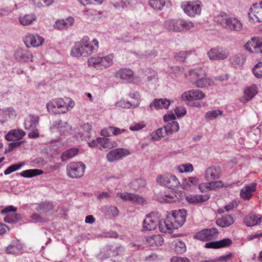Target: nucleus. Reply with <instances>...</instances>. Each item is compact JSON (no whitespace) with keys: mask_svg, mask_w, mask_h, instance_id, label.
Returning <instances> with one entry per match:
<instances>
[{"mask_svg":"<svg viewBox=\"0 0 262 262\" xmlns=\"http://www.w3.org/2000/svg\"><path fill=\"white\" fill-rule=\"evenodd\" d=\"M99 42L94 38L90 41L88 36H84L80 41L75 43L71 51V55L74 57H87L97 52Z\"/></svg>","mask_w":262,"mask_h":262,"instance_id":"nucleus-1","label":"nucleus"},{"mask_svg":"<svg viewBox=\"0 0 262 262\" xmlns=\"http://www.w3.org/2000/svg\"><path fill=\"white\" fill-rule=\"evenodd\" d=\"M114 57L113 54L104 56L91 57L88 59V65L89 67H93L97 70H103L113 65Z\"/></svg>","mask_w":262,"mask_h":262,"instance_id":"nucleus-2","label":"nucleus"},{"mask_svg":"<svg viewBox=\"0 0 262 262\" xmlns=\"http://www.w3.org/2000/svg\"><path fill=\"white\" fill-rule=\"evenodd\" d=\"M86 166L82 162H72L66 167L67 175L73 179H78L83 176Z\"/></svg>","mask_w":262,"mask_h":262,"instance_id":"nucleus-3","label":"nucleus"},{"mask_svg":"<svg viewBox=\"0 0 262 262\" xmlns=\"http://www.w3.org/2000/svg\"><path fill=\"white\" fill-rule=\"evenodd\" d=\"M185 193L181 190H175L168 194L159 193L156 195V199L161 203H172L183 200Z\"/></svg>","mask_w":262,"mask_h":262,"instance_id":"nucleus-4","label":"nucleus"},{"mask_svg":"<svg viewBox=\"0 0 262 262\" xmlns=\"http://www.w3.org/2000/svg\"><path fill=\"white\" fill-rule=\"evenodd\" d=\"M156 181L161 185L166 186L170 189L176 188L180 184V182L177 177L170 173L158 176Z\"/></svg>","mask_w":262,"mask_h":262,"instance_id":"nucleus-5","label":"nucleus"},{"mask_svg":"<svg viewBox=\"0 0 262 262\" xmlns=\"http://www.w3.org/2000/svg\"><path fill=\"white\" fill-rule=\"evenodd\" d=\"M202 4L201 1L188 2L182 4L181 7L184 12L190 17L200 15L201 13Z\"/></svg>","mask_w":262,"mask_h":262,"instance_id":"nucleus-6","label":"nucleus"},{"mask_svg":"<svg viewBox=\"0 0 262 262\" xmlns=\"http://www.w3.org/2000/svg\"><path fill=\"white\" fill-rule=\"evenodd\" d=\"M219 234L218 230L216 228H206L198 232L194 235V238L201 241L206 242L217 238Z\"/></svg>","mask_w":262,"mask_h":262,"instance_id":"nucleus-7","label":"nucleus"},{"mask_svg":"<svg viewBox=\"0 0 262 262\" xmlns=\"http://www.w3.org/2000/svg\"><path fill=\"white\" fill-rule=\"evenodd\" d=\"M159 217L158 213H151L147 215L143 223L144 230L150 231L155 229L160 223Z\"/></svg>","mask_w":262,"mask_h":262,"instance_id":"nucleus-8","label":"nucleus"},{"mask_svg":"<svg viewBox=\"0 0 262 262\" xmlns=\"http://www.w3.org/2000/svg\"><path fill=\"white\" fill-rule=\"evenodd\" d=\"M175 229H178L185 222L186 218V210L185 209H179L173 212L171 215L169 216Z\"/></svg>","mask_w":262,"mask_h":262,"instance_id":"nucleus-9","label":"nucleus"},{"mask_svg":"<svg viewBox=\"0 0 262 262\" xmlns=\"http://www.w3.org/2000/svg\"><path fill=\"white\" fill-rule=\"evenodd\" d=\"M224 28L228 31L238 32L243 29L241 21L235 17H229L225 20Z\"/></svg>","mask_w":262,"mask_h":262,"instance_id":"nucleus-10","label":"nucleus"},{"mask_svg":"<svg viewBox=\"0 0 262 262\" xmlns=\"http://www.w3.org/2000/svg\"><path fill=\"white\" fill-rule=\"evenodd\" d=\"M117 195L120 197L123 201H130L133 203L141 205L146 203V201L143 196L132 193L119 192L117 194Z\"/></svg>","mask_w":262,"mask_h":262,"instance_id":"nucleus-11","label":"nucleus"},{"mask_svg":"<svg viewBox=\"0 0 262 262\" xmlns=\"http://www.w3.org/2000/svg\"><path fill=\"white\" fill-rule=\"evenodd\" d=\"M129 151L123 148H116L111 150L106 155V159L108 161L113 162L119 160L122 158L129 155Z\"/></svg>","mask_w":262,"mask_h":262,"instance_id":"nucleus-12","label":"nucleus"},{"mask_svg":"<svg viewBox=\"0 0 262 262\" xmlns=\"http://www.w3.org/2000/svg\"><path fill=\"white\" fill-rule=\"evenodd\" d=\"M171 102H173V101L168 99L155 98L152 102L150 103L148 110L149 111H152L154 110H159L164 108L167 109Z\"/></svg>","mask_w":262,"mask_h":262,"instance_id":"nucleus-13","label":"nucleus"},{"mask_svg":"<svg viewBox=\"0 0 262 262\" xmlns=\"http://www.w3.org/2000/svg\"><path fill=\"white\" fill-rule=\"evenodd\" d=\"M43 41L44 39L36 34H28L24 39V42L28 48L39 47Z\"/></svg>","mask_w":262,"mask_h":262,"instance_id":"nucleus-14","label":"nucleus"},{"mask_svg":"<svg viewBox=\"0 0 262 262\" xmlns=\"http://www.w3.org/2000/svg\"><path fill=\"white\" fill-rule=\"evenodd\" d=\"M205 94L199 90H192L183 93L181 98L183 100H200L205 97Z\"/></svg>","mask_w":262,"mask_h":262,"instance_id":"nucleus-15","label":"nucleus"},{"mask_svg":"<svg viewBox=\"0 0 262 262\" xmlns=\"http://www.w3.org/2000/svg\"><path fill=\"white\" fill-rule=\"evenodd\" d=\"M116 78L125 80L129 83L135 82V76L133 71L130 69H121L116 72Z\"/></svg>","mask_w":262,"mask_h":262,"instance_id":"nucleus-16","label":"nucleus"},{"mask_svg":"<svg viewBox=\"0 0 262 262\" xmlns=\"http://www.w3.org/2000/svg\"><path fill=\"white\" fill-rule=\"evenodd\" d=\"M207 55L210 60H218L227 58L228 53L222 49L212 48L207 52Z\"/></svg>","mask_w":262,"mask_h":262,"instance_id":"nucleus-17","label":"nucleus"},{"mask_svg":"<svg viewBox=\"0 0 262 262\" xmlns=\"http://www.w3.org/2000/svg\"><path fill=\"white\" fill-rule=\"evenodd\" d=\"M256 190V184L255 183L245 185L240 191V197L244 200L249 201Z\"/></svg>","mask_w":262,"mask_h":262,"instance_id":"nucleus-18","label":"nucleus"},{"mask_svg":"<svg viewBox=\"0 0 262 262\" xmlns=\"http://www.w3.org/2000/svg\"><path fill=\"white\" fill-rule=\"evenodd\" d=\"M207 74L205 71L202 68L196 67L190 69L188 72L187 76L190 81L193 84L202 76H207Z\"/></svg>","mask_w":262,"mask_h":262,"instance_id":"nucleus-19","label":"nucleus"},{"mask_svg":"<svg viewBox=\"0 0 262 262\" xmlns=\"http://www.w3.org/2000/svg\"><path fill=\"white\" fill-rule=\"evenodd\" d=\"M210 198L208 193L204 194H189L185 197L186 201L190 204H197L206 202Z\"/></svg>","mask_w":262,"mask_h":262,"instance_id":"nucleus-20","label":"nucleus"},{"mask_svg":"<svg viewBox=\"0 0 262 262\" xmlns=\"http://www.w3.org/2000/svg\"><path fill=\"white\" fill-rule=\"evenodd\" d=\"M221 174L220 167L212 166L207 168L205 172V178L207 181H212L219 179Z\"/></svg>","mask_w":262,"mask_h":262,"instance_id":"nucleus-21","label":"nucleus"},{"mask_svg":"<svg viewBox=\"0 0 262 262\" xmlns=\"http://www.w3.org/2000/svg\"><path fill=\"white\" fill-rule=\"evenodd\" d=\"M232 244L230 238H226L218 241L208 242L205 244L207 248L219 249L229 247Z\"/></svg>","mask_w":262,"mask_h":262,"instance_id":"nucleus-22","label":"nucleus"},{"mask_svg":"<svg viewBox=\"0 0 262 262\" xmlns=\"http://www.w3.org/2000/svg\"><path fill=\"white\" fill-rule=\"evenodd\" d=\"M16 58L20 62L33 61L32 53L26 49H18L15 53Z\"/></svg>","mask_w":262,"mask_h":262,"instance_id":"nucleus-23","label":"nucleus"},{"mask_svg":"<svg viewBox=\"0 0 262 262\" xmlns=\"http://www.w3.org/2000/svg\"><path fill=\"white\" fill-rule=\"evenodd\" d=\"M262 222V215L250 213L244 219V223L248 227H252L259 224Z\"/></svg>","mask_w":262,"mask_h":262,"instance_id":"nucleus-24","label":"nucleus"},{"mask_svg":"<svg viewBox=\"0 0 262 262\" xmlns=\"http://www.w3.org/2000/svg\"><path fill=\"white\" fill-rule=\"evenodd\" d=\"M262 6L259 5L255 3L252 5V6L250 8V12L249 13V17L254 19V17L257 19V21H262Z\"/></svg>","mask_w":262,"mask_h":262,"instance_id":"nucleus-25","label":"nucleus"},{"mask_svg":"<svg viewBox=\"0 0 262 262\" xmlns=\"http://www.w3.org/2000/svg\"><path fill=\"white\" fill-rule=\"evenodd\" d=\"M53 130L57 129L61 135H64L71 130V126L66 122H62L61 120H57L54 122L51 127Z\"/></svg>","mask_w":262,"mask_h":262,"instance_id":"nucleus-26","label":"nucleus"},{"mask_svg":"<svg viewBox=\"0 0 262 262\" xmlns=\"http://www.w3.org/2000/svg\"><path fill=\"white\" fill-rule=\"evenodd\" d=\"M257 93L256 85L253 84L245 90L244 92V97L240 99V101L244 103H246L251 100Z\"/></svg>","mask_w":262,"mask_h":262,"instance_id":"nucleus-27","label":"nucleus"},{"mask_svg":"<svg viewBox=\"0 0 262 262\" xmlns=\"http://www.w3.org/2000/svg\"><path fill=\"white\" fill-rule=\"evenodd\" d=\"M259 38L258 37H253L248 41L245 45V47L247 50L251 53H259Z\"/></svg>","mask_w":262,"mask_h":262,"instance_id":"nucleus-28","label":"nucleus"},{"mask_svg":"<svg viewBox=\"0 0 262 262\" xmlns=\"http://www.w3.org/2000/svg\"><path fill=\"white\" fill-rule=\"evenodd\" d=\"M159 229L161 232L170 233L172 232L175 227L171 222L170 219L168 216L163 222L160 221Z\"/></svg>","mask_w":262,"mask_h":262,"instance_id":"nucleus-29","label":"nucleus"},{"mask_svg":"<svg viewBox=\"0 0 262 262\" xmlns=\"http://www.w3.org/2000/svg\"><path fill=\"white\" fill-rule=\"evenodd\" d=\"M26 135L24 131L20 129H13L10 130L5 136V139L9 141L21 139Z\"/></svg>","mask_w":262,"mask_h":262,"instance_id":"nucleus-30","label":"nucleus"},{"mask_svg":"<svg viewBox=\"0 0 262 262\" xmlns=\"http://www.w3.org/2000/svg\"><path fill=\"white\" fill-rule=\"evenodd\" d=\"M214 82L212 79L207 76H202L193 84L198 88H205L213 85Z\"/></svg>","mask_w":262,"mask_h":262,"instance_id":"nucleus-31","label":"nucleus"},{"mask_svg":"<svg viewBox=\"0 0 262 262\" xmlns=\"http://www.w3.org/2000/svg\"><path fill=\"white\" fill-rule=\"evenodd\" d=\"M39 118L38 116L30 115L24 123L25 128L27 130H34L36 128L38 123Z\"/></svg>","mask_w":262,"mask_h":262,"instance_id":"nucleus-32","label":"nucleus"},{"mask_svg":"<svg viewBox=\"0 0 262 262\" xmlns=\"http://www.w3.org/2000/svg\"><path fill=\"white\" fill-rule=\"evenodd\" d=\"M166 27L169 30L181 32L182 24L181 19H171L165 22Z\"/></svg>","mask_w":262,"mask_h":262,"instance_id":"nucleus-33","label":"nucleus"},{"mask_svg":"<svg viewBox=\"0 0 262 262\" xmlns=\"http://www.w3.org/2000/svg\"><path fill=\"white\" fill-rule=\"evenodd\" d=\"M146 242L149 246H161L164 243V239L160 235H154L148 236L146 239Z\"/></svg>","mask_w":262,"mask_h":262,"instance_id":"nucleus-34","label":"nucleus"},{"mask_svg":"<svg viewBox=\"0 0 262 262\" xmlns=\"http://www.w3.org/2000/svg\"><path fill=\"white\" fill-rule=\"evenodd\" d=\"M233 223V218L230 215L224 216L222 218L217 219L216 220V225L223 228L229 227Z\"/></svg>","mask_w":262,"mask_h":262,"instance_id":"nucleus-35","label":"nucleus"},{"mask_svg":"<svg viewBox=\"0 0 262 262\" xmlns=\"http://www.w3.org/2000/svg\"><path fill=\"white\" fill-rule=\"evenodd\" d=\"M74 23L72 17H69L66 20L59 19L55 22L54 27L59 30L64 29L72 26Z\"/></svg>","mask_w":262,"mask_h":262,"instance_id":"nucleus-36","label":"nucleus"},{"mask_svg":"<svg viewBox=\"0 0 262 262\" xmlns=\"http://www.w3.org/2000/svg\"><path fill=\"white\" fill-rule=\"evenodd\" d=\"M179 128V123L177 121H172L164 126V133L166 135H169L178 132Z\"/></svg>","mask_w":262,"mask_h":262,"instance_id":"nucleus-37","label":"nucleus"},{"mask_svg":"<svg viewBox=\"0 0 262 262\" xmlns=\"http://www.w3.org/2000/svg\"><path fill=\"white\" fill-rule=\"evenodd\" d=\"M223 186V182L221 181H213L207 183H202L199 185V189L200 190L203 192L206 191L207 190L210 189V187H220Z\"/></svg>","mask_w":262,"mask_h":262,"instance_id":"nucleus-38","label":"nucleus"},{"mask_svg":"<svg viewBox=\"0 0 262 262\" xmlns=\"http://www.w3.org/2000/svg\"><path fill=\"white\" fill-rule=\"evenodd\" d=\"M199 183V179L196 177H190L184 179L182 183L183 188L188 189L196 186Z\"/></svg>","mask_w":262,"mask_h":262,"instance_id":"nucleus-39","label":"nucleus"},{"mask_svg":"<svg viewBox=\"0 0 262 262\" xmlns=\"http://www.w3.org/2000/svg\"><path fill=\"white\" fill-rule=\"evenodd\" d=\"M36 16L34 14H28L19 16L18 20L21 25L28 26L32 24V23L36 20Z\"/></svg>","mask_w":262,"mask_h":262,"instance_id":"nucleus-40","label":"nucleus"},{"mask_svg":"<svg viewBox=\"0 0 262 262\" xmlns=\"http://www.w3.org/2000/svg\"><path fill=\"white\" fill-rule=\"evenodd\" d=\"M78 152L79 149L77 148H72L68 149L61 155V160L62 161H66L76 156Z\"/></svg>","mask_w":262,"mask_h":262,"instance_id":"nucleus-41","label":"nucleus"},{"mask_svg":"<svg viewBox=\"0 0 262 262\" xmlns=\"http://www.w3.org/2000/svg\"><path fill=\"white\" fill-rule=\"evenodd\" d=\"M101 211L106 215L115 216L118 214V209L114 206H104L101 209Z\"/></svg>","mask_w":262,"mask_h":262,"instance_id":"nucleus-42","label":"nucleus"},{"mask_svg":"<svg viewBox=\"0 0 262 262\" xmlns=\"http://www.w3.org/2000/svg\"><path fill=\"white\" fill-rule=\"evenodd\" d=\"M43 173L42 170L38 169H31L24 170L20 173V175L25 178H32L40 175Z\"/></svg>","mask_w":262,"mask_h":262,"instance_id":"nucleus-43","label":"nucleus"},{"mask_svg":"<svg viewBox=\"0 0 262 262\" xmlns=\"http://www.w3.org/2000/svg\"><path fill=\"white\" fill-rule=\"evenodd\" d=\"M174 251L178 254H182L186 250L185 244L180 239H176L173 242Z\"/></svg>","mask_w":262,"mask_h":262,"instance_id":"nucleus-44","label":"nucleus"},{"mask_svg":"<svg viewBox=\"0 0 262 262\" xmlns=\"http://www.w3.org/2000/svg\"><path fill=\"white\" fill-rule=\"evenodd\" d=\"M53 209V204L49 202H43L39 204L36 208L37 211H42L43 212H48Z\"/></svg>","mask_w":262,"mask_h":262,"instance_id":"nucleus-45","label":"nucleus"},{"mask_svg":"<svg viewBox=\"0 0 262 262\" xmlns=\"http://www.w3.org/2000/svg\"><path fill=\"white\" fill-rule=\"evenodd\" d=\"M116 106L124 108H135L139 106V102L132 103L129 101L124 100H121L117 102L116 104Z\"/></svg>","mask_w":262,"mask_h":262,"instance_id":"nucleus-46","label":"nucleus"},{"mask_svg":"<svg viewBox=\"0 0 262 262\" xmlns=\"http://www.w3.org/2000/svg\"><path fill=\"white\" fill-rule=\"evenodd\" d=\"M168 0H149V5L155 10H161Z\"/></svg>","mask_w":262,"mask_h":262,"instance_id":"nucleus-47","label":"nucleus"},{"mask_svg":"<svg viewBox=\"0 0 262 262\" xmlns=\"http://www.w3.org/2000/svg\"><path fill=\"white\" fill-rule=\"evenodd\" d=\"M245 61L244 55L241 54L236 55L233 56L231 59V64L235 67L242 66Z\"/></svg>","mask_w":262,"mask_h":262,"instance_id":"nucleus-48","label":"nucleus"},{"mask_svg":"<svg viewBox=\"0 0 262 262\" xmlns=\"http://www.w3.org/2000/svg\"><path fill=\"white\" fill-rule=\"evenodd\" d=\"M48 111L55 114H59V109L57 108V104L56 99H53L46 104Z\"/></svg>","mask_w":262,"mask_h":262,"instance_id":"nucleus-49","label":"nucleus"},{"mask_svg":"<svg viewBox=\"0 0 262 262\" xmlns=\"http://www.w3.org/2000/svg\"><path fill=\"white\" fill-rule=\"evenodd\" d=\"M146 183L145 180L143 179H137L134 180L130 183V187L134 190L145 186Z\"/></svg>","mask_w":262,"mask_h":262,"instance_id":"nucleus-50","label":"nucleus"},{"mask_svg":"<svg viewBox=\"0 0 262 262\" xmlns=\"http://www.w3.org/2000/svg\"><path fill=\"white\" fill-rule=\"evenodd\" d=\"M57 108L59 109V113H65L68 112V107L66 105V102L62 98L57 99Z\"/></svg>","mask_w":262,"mask_h":262,"instance_id":"nucleus-51","label":"nucleus"},{"mask_svg":"<svg viewBox=\"0 0 262 262\" xmlns=\"http://www.w3.org/2000/svg\"><path fill=\"white\" fill-rule=\"evenodd\" d=\"M223 114V111L219 110H212L207 112L205 114V118L208 120H213L219 116Z\"/></svg>","mask_w":262,"mask_h":262,"instance_id":"nucleus-52","label":"nucleus"},{"mask_svg":"<svg viewBox=\"0 0 262 262\" xmlns=\"http://www.w3.org/2000/svg\"><path fill=\"white\" fill-rule=\"evenodd\" d=\"M99 145L102 147L106 148H111L113 147L112 144L109 139L104 137L97 138Z\"/></svg>","mask_w":262,"mask_h":262,"instance_id":"nucleus-53","label":"nucleus"},{"mask_svg":"<svg viewBox=\"0 0 262 262\" xmlns=\"http://www.w3.org/2000/svg\"><path fill=\"white\" fill-rule=\"evenodd\" d=\"M253 73L257 78H262V61H259L253 68Z\"/></svg>","mask_w":262,"mask_h":262,"instance_id":"nucleus-54","label":"nucleus"},{"mask_svg":"<svg viewBox=\"0 0 262 262\" xmlns=\"http://www.w3.org/2000/svg\"><path fill=\"white\" fill-rule=\"evenodd\" d=\"M191 53V51H181L175 55V58L177 60L183 62L186 58L190 55Z\"/></svg>","mask_w":262,"mask_h":262,"instance_id":"nucleus-55","label":"nucleus"},{"mask_svg":"<svg viewBox=\"0 0 262 262\" xmlns=\"http://www.w3.org/2000/svg\"><path fill=\"white\" fill-rule=\"evenodd\" d=\"M178 169L181 173L192 172L193 170V166L190 163L181 165Z\"/></svg>","mask_w":262,"mask_h":262,"instance_id":"nucleus-56","label":"nucleus"},{"mask_svg":"<svg viewBox=\"0 0 262 262\" xmlns=\"http://www.w3.org/2000/svg\"><path fill=\"white\" fill-rule=\"evenodd\" d=\"M182 28L181 31L189 30L194 27V24L192 21L181 19Z\"/></svg>","mask_w":262,"mask_h":262,"instance_id":"nucleus-57","label":"nucleus"},{"mask_svg":"<svg viewBox=\"0 0 262 262\" xmlns=\"http://www.w3.org/2000/svg\"><path fill=\"white\" fill-rule=\"evenodd\" d=\"M157 55L158 53L157 51L155 50H150L146 51L145 53L142 55V56L147 60H150L155 58Z\"/></svg>","mask_w":262,"mask_h":262,"instance_id":"nucleus-58","label":"nucleus"},{"mask_svg":"<svg viewBox=\"0 0 262 262\" xmlns=\"http://www.w3.org/2000/svg\"><path fill=\"white\" fill-rule=\"evenodd\" d=\"M165 136L167 135L164 133V127H161L157 129L155 134L152 136V139L155 141H158Z\"/></svg>","mask_w":262,"mask_h":262,"instance_id":"nucleus-59","label":"nucleus"},{"mask_svg":"<svg viewBox=\"0 0 262 262\" xmlns=\"http://www.w3.org/2000/svg\"><path fill=\"white\" fill-rule=\"evenodd\" d=\"M23 165V164L20 163L19 164H13L8 167L6 169L4 170V174L8 175L17 170L20 169Z\"/></svg>","mask_w":262,"mask_h":262,"instance_id":"nucleus-60","label":"nucleus"},{"mask_svg":"<svg viewBox=\"0 0 262 262\" xmlns=\"http://www.w3.org/2000/svg\"><path fill=\"white\" fill-rule=\"evenodd\" d=\"M174 113L178 118H180L186 114V110L184 106H178L174 109Z\"/></svg>","mask_w":262,"mask_h":262,"instance_id":"nucleus-61","label":"nucleus"},{"mask_svg":"<svg viewBox=\"0 0 262 262\" xmlns=\"http://www.w3.org/2000/svg\"><path fill=\"white\" fill-rule=\"evenodd\" d=\"M233 256V254L230 253L228 254L221 256L219 257L214 258L215 262H224L230 260Z\"/></svg>","mask_w":262,"mask_h":262,"instance_id":"nucleus-62","label":"nucleus"},{"mask_svg":"<svg viewBox=\"0 0 262 262\" xmlns=\"http://www.w3.org/2000/svg\"><path fill=\"white\" fill-rule=\"evenodd\" d=\"M145 124L143 122L134 123L130 127L129 129L133 131H137L144 128Z\"/></svg>","mask_w":262,"mask_h":262,"instance_id":"nucleus-63","label":"nucleus"},{"mask_svg":"<svg viewBox=\"0 0 262 262\" xmlns=\"http://www.w3.org/2000/svg\"><path fill=\"white\" fill-rule=\"evenodd\" d=\"M23 143L24 141H16L9 143L8 148L5 150V152L11 151L14 148L19 147Z\"/></svg>","mask_w":262,"mask_h":262,"instance_id":"nucleus-64","label":"nucleus"}]
</instances>
